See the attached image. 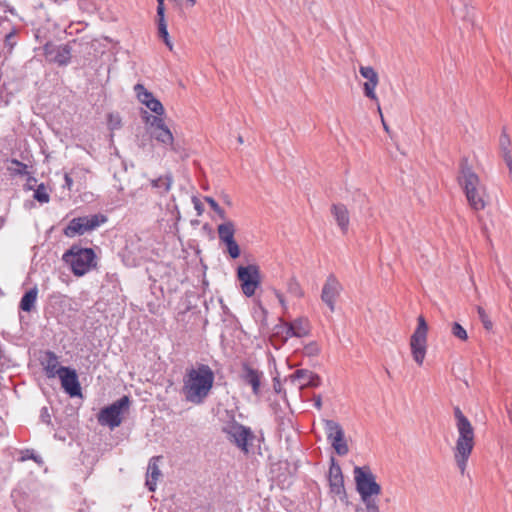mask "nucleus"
<instances>
[{
    "mask_svg": "<svg viewBox=\"0 0 512 512\" xmlns=\"http://www.w3.org/2000/svg\"><path fill=\"white\" fill-rule=\"evenodd\" d=\"M215 380L209 365L198 364L196 368L186 370L183 378V393L187 401L201 404L208 397Z\"/></svg>",
    "mask_w": 512,
    "mask_h": 512,
    "instance_id": "obj_1",
    "label": "nucleus"
},
{
    "mask_svg": "<svg viewBox=\"0 0 512 512\" xmlns=\"http://www.w3.org/2000/svg\"><path fill=\"white\" fill-rule=\"evenodd\" d=\"M453 413L459 434L454 448V458L461 474H464L475 445L474 428L459 406L454 407Z\"/></svg>",
    "mask_w": 512,
    "mask_h": 512,
    "instance_id": "obj_2",
    "label": "nucleus"
},
{
    "mask_svg": "<svg viewBox=\"0 0 512 512\" xmlns=\"http://www.w3.org/2000/svg\"><path fill=\"white\" fill-rule=\"evenodd\" d=\"M457 180L463 189L469 206L475 211L483 210L488 203L485 188L481 185L479 176L473 171L465 157L460 160Z\"/></svg>",
    "mask_w": 512,
    "mask_h": 512,
    "instance_id": "obj_3",
    "label": "nucleus"
},
{
    "mask_svg": "<svg viewBox=\"0 0 512 512\" xmlns=\"http://www.w3.org/2000/svg\"><path fill=\"white\" fill-rule=\"evenodd\" d=\"M62 260L70 266L72 273L81 277L97 266V256L92 248H84L73 244L62 256Z\"/></svg>",
    "mask_w": 512,
    "mask_h": 512,
    "instance_id": "obj_4",
    "label": "nucleus"
},
{
    "mask_svg": "<svg viewBox=\"0 0 512 512\" xmlns=\"http://www.w3.org/2000/svg\"><path fill=\"white\" fill-rule=\"evenodd\" d=\"M76 40L60 43L56 41L45 42L44 46L39 47L45 61L50 65L57 67H67L72 62L73 58V44Z\"/></svg>",
    "mask_w": 512,
    "mask_h": 512,
    "instance_id": "obj_5",
    "label": "nucleus"
},
{
    "mask_svg": "<svg viewBox=\"0 0 512 512\" xmlns=\"http://www.w3.org/2000/svg\"><path fill=\"white\" fill-rule=\"evenodd\" d=\"M130 398L127 395L122 396L112 404L103 407L98 414V422L101 425L108 426L111 430L119 427L123 420V415L129 410Z\"/></svg>",
    "mask_w": 512,
    "mask_h": 512,
    "instance_id": "obj_6",
    "label": "nucleus"
},
{
    "mask_svg": "<svg viewBox=\"0 0 512 512\" xmlns=\"http://www.w3.org/2000/svg\"><path fill=\"white\" fill-rule=\"evenodd\" d=\"M223 432L228 436L229 441L241 449L242 452L250 453L253 442L256 440V435L250 427L233 421L223 428Z\"/></svg>",
    "mask_w": 512,
    "mask_h": 512,
    "instance_id": "obj_7",
    "label": "nucleus"
},
{
    "mask_svg": "<svg viewBox=\"0 0 512 512\" xmlns=\"http://www.w3.org/2000/svg\"><path fill=\"white\" fill-rule=\"evenodd\" d=\"M356 490L362 500L373 498L381 493V486L376 482L375 475L369 467H355L354 469Z\"/></svg>",
    "mask_w": 512,
    "mask_h": 512,
    "instance_id": "obj_8",
    "label": "nucleus"
},
{
    "mask_svg": "<svg viewBox=\"0 0 512 512\" xmlns=\"http://www.w3.org/2000/svg\"><path fill=\"white\" fill-rule=\"evenodd\" d=\"M428 324L423 315L417 318V327L410 338V348L414 361L422 365L427 350Z\"/></svg>",
    "mask_w": 512,
    "mask_h": 512,
    "instance_id": "obj_9",
    "label": "nucleus"
},
{
    "mask_svg": "<svg viewBox=\"0 0 512 512\" xmlns=\"http://www.w3.org/2000/svg\"><path fill=\"white\" fill-rule=\"evenodd\" d=\"M237 278L243 294L246 297H252L261 284L260 268L256 264L241 265L237 268Z\"/></svg>",
    "mask_w": 512,
    "mask_h": 512,
    "instance_id": "obj_10",
    "label": "nucleus"
},
{
    "mask_svg": "<svg viewBox=\"0 0 512 512\" xmlns=\"http://www.w3.org/2000/svg\"><path fill=\"white\" fill-rule=\"evenodd\" d=\"M324 429L327 440L339 456H344L349 452L345 440L344 430L341 425L334 420H324Z\"/></svg>",
    "mask_w": 512,
    "mask_h": 512,
    "instance_id": "obj_11",
    "label": "nucleus"
},
{
    "mask_svg": "<svg viewBox=\"0 0 512 512\" xmlns=\"http://www.w3.org/2000/svg\"><path fill=\"white\" fill-rule=\"evenodd\" d=\"M58 375L61 387L71 398L82 397V388L77 371L72 367H60Z\"/></svg>",
    "mask_w": 512,
    "mask_h": 512,
    "instance_id": "obj_12",
    "label": "nucleus"
},
{
    "mask_svg": "<svg viewBox=\"0 0 512 512\" xmlns=\"http://www.w3.org/2000/svg\"><path fill=\"white\" fill-rule=\"evenodd\" d=\"M341 291V283L334 274H330L323 285L321 300L329 307L331 312L335 310L336 301Z\"/></svg>",
    "mask_w": 512,
    "mask_h": 512,
    "instance_id": "obj_13",
    "label": "nucleus"
},
{
    "mask_svg": "<svg viewBox=\"0 0 512 512\" xmlns=\"http://www.w3.org/2000/svg\"><path fill=\"white\" fill-rule=\"evenodd\" d=\"M147 121H150L151 137L157 142L167 147L168 144H172L174 139L172 132L165 124L162 117L158 116H147Z\"/></svg>",
    "mask_w": 512,
    "mask_h": 512,
    "instance_id": "obj_14",
    "label": "nucleus"
},
{
    "mask_svg": "<svg viewBox=\"0 0 512 512\" xmlns=\"http://www.w3.org/2000/svg\"><path fill=\"white\" fill-rule=\"evenodd\" d=\"M285 381L294 385L298 382L300 389L316 388L322 383L321 377L308 369H297L294 373L286 377Z\"/></svg>",
    "mask_w": 512,
    "mask_h": 512,
    "instance_id": "obj_15",
    "label": "nucleus"
},
{
    "mask_svg": "<svg viewBox=\"0 0 512 512\" xmlns=\"http://www.w3.org/2000/svg\"><path fill=\"white\" fill-rule=\"evenodd\" d=\"M268 310L262 304L259 298L253 300L252 317L258 325L259 334L266 336L270 332V326L268 323Z\"/></svg>",
    "mask_w": 512,
    "mask_h": 512,
    "instance_id": "obj_16",
    "label": "nucleus"
},
{
    "mask_svg": "<svg viewBox=\"0 0 512 512\" xmlns=\"http://www.w3.org/2000/svg\"><path fill=\"white\" fill-rule=\"evenodd\" d=\"M328 481L331 493L339 496L346 495L342 470L340 465L335 462L334 458L331 459Z\"/></svg>",
    "mask_w": 512,
    "mask_h": 512,
    "instance_id": "obj_17",
    "label": "nucleus"
},
{
    "mask_svg": "<svg viewBox=\"0 0 512 512\" xmlns=\"http://www.w3.org/2000/svg\"><path fill=\"white\" fill-rule=\"evenodd\" d=\"M40 363L47 378H55L61 373L59 357L51 350H47L43 353Z\"/></svg>",
    "mask_w": 512,
    "mask_h": 512,
    "instance_id": "obj_18",
    "label": "nucleus"
},
{
    "mask_svg": "<svg viewBox=\"0 0 512 512\" xmlns=\"http://www.w3.org/2000/svg\"><path fill=\"white\" fill-rule=\"evenodd\" d=\"M262 375L261 371L251 367L249 364L244 363L242 365L241 378L246 384L251 386L254 395L260 394Z\"/></svg>",
    "mask_w": 512,
    "mask_h": 512,
    "instance_id": "obj_19",
    "label": "nucleus"
},
{
    "mask_svg": "<svg viewBox=\"0 0 512 512\" xmlns=\"http://www.w3.org/2000/svg\"><path fill=\"white\" fill-rule=\"evenodd\" d=\"M330 211L341 232L347 234L350 224V216L347 207L342 203L332 204Z\"/></svg>",
    "mask_w": 512,
    "mask_h": 512,
    "instance_id": "obj_20",
    "label": "nucleus"
},
{
    "mask_svg": "<svg viewBox=\"0 0 512 512\" xmlns=\"http://www.w3.org/2000/svg\"><path fill=\"white\" fill-rule=\"evenodd\" d=\"M150 186L156 194L165 196L171 190L173 184V175L170 171L157 178L150 179Z\"/></svg>",
    "mask_w": 512,
    "mask_h": 512,
    "instance_id": "obj_21",
    "label": "nucleus"
},
{
    "mask_svg": "<svg viewBox=\"0 0 512 512\" xmlns=\"http://www.w3.org/2000/svg\"><path fill=\"white\" fill-rule=\"evenodd\" d=\"M279 323L274 325L268 334L271 345L275 349H280L286 343V335H285V320L282 317H279Z\"/></svg>",
    "mask_w": 512,
    "mask_h": 512,
    "instance_id": "obj_22",
    "label": "nucleus"
},
{
    "mask_svg": "<svg viewBox=\"0 0 512 512\" xmlns=\"http://www.w3.org/2000/svg\"><path fill=\"white\" fill-rule=\"evenodd\" d=\"M162 459V456H153L148 463L146 486L149 491L154 492L156 489L157 481L161 476V471L158 466V462Z\"/></svg>",
    "mask_w": 512,
    "mask_h": 512,
    "instance_id": "obj_23",
    "label": "nucleus"
},
{
    "mask_svg": "<svg viewBox=\"0 0 512 512\" xmlns=\"http://www.w3.org/2000/svg\"><path fill=\"white\" fill-rule=\"evenodd\" d=\"M38 298V288L34 286L27 290L21 297L19 302V317L22 318L20 312L31 313L36 309V302Z\"/></svg>",
    "mask_w": 512,
    "mask_h": 512,
    "instance_id": "obj_24",
    "label": "nucleus"
},
{
    "mask_svg": "<svg viewBox=\"0 0 512 512\" xmlns=\"http://www.w3.org/2000/svg\"><path fill=\"white\" fill-rule=\"evenodd\" d=\"M85 232H88V228L85 225L84 216L71 219L68 225L63 229V234L68 238L83 235Z\"/></svg>",
    "mask_w": 512,
    "mask_h": 512,
    "instance_id": "obj_25",
    "label": "nucleus"
},
{
    "mask_svg": "<svg viewBox=\"0 0 512 512\" xmlns=\"http://www.w3.org/2000/svg\"><path fill=\"white\" fill-rule=\"evenodd\" d=\"M218 237L221 242L227 243L235 240V225L232 221L228 220L218 225L217 227Z\"/></svg>",
    "mask_w": 512,
    "mask_h": 512,
    "instance_id": "obj_26",
    "label": "nucleus"
},
{
    "mask_svg": "<svg viewBox=\"0 0 512 512\" xmlns=\"http://www.w3.org/2000/svg\"><path fill=\"white\" fill-rule=\"evenodd\" d=\"M157 27H158V36L163 40L165 45L171 50L172 42L170 41L167 23L165 20V11L162 13H157Z\"/></svg>",
    "mask_w": 512,
    "mask_h": 512,
    "instance_id": "obj_27",
    "label": "nucleus"
},
{
    "mask_svg": "<svg viewBox=\"0 0 512 512\" xmlns=\"http://www.w3.org/2000/svg\"><path fill=\"white\" fill-rule=\"evenodd\" d=\"M378 83H379V77L367 80L363 84V92L367 98H369L372 101H375L377 103L378 111L381 113V108H380V105L378 102V97L375 93V88L378 85Z\"/></svg>",
    "mask_w": 512,
    "mask_h": 512,
    "instance_id": "obj_28",
    "label": "nucleus"
},
{
    "mask_svg": "<svg viewBox=\"0 0 512 512\" xmlns=\"http://www.w3.org/2000/svg\"><path fill=\"white\" fill-rule=\"evenodd\" d=\"M291 324L295 328V331L299 335V338L308 336L311 332V326L308 318L306 317H298L291 321Z\"/></svg>",
    "mask_w": 512,
    "mask_h": 512,
    "instance_id": "obj_29",
    "label": "nucleus"
},
{
    "mask_svg": "<svg viewBox=\"0 0 512 512\" xmlns=\"http://www.w3.org/2000/svg\"><path fill=\"white\" fill-rule=\"evenodd\" d=\"M286 290L293 297L302 298L304 296V290L294 275L287 280Z\"/></svg>",
    "mask_w": 512,
    "mask_h": 512,
    "instance_id": "obj_30",
    "label": "nucleus"
},
{
    "mask_svg": "<svg viewBox=\"0 0 512 512\" xmlns=\"http://www.w3.org/2000/svg\"><path fill=\"white\" fill-rule=\"evenodd\" d=\"M85 217V225L88 228V231H93L101 224H104L107 221V217L101 213L84 216Z\"/></svg>",
    "mask_w": 512,
    "mask_h": 512,
    "instance_id": "obj_31",
    "label": "nucleus"
},
{
    "mask_svg": "<svg viewBox=\"0 0 512 512\" xmlns=\"http://www.w3.org/2000/svg\"><path fill=\"white\" fill-rule=\"evenodd\" d=\"M34 194L33 198L39 202L40 204H45L50 201V195L47 191V187L44 183H40L39 185H36V188L33 189Z\"/></svg>",
    "mask_w": 512,
    "mask_h": 512,
    "instance_id": "obj_32",
    "label": "nucleus"
},
{
    "mask_svg": "<svg viewBox=\"0 0 512 512\" xmlns=\"http://www.w3.org/2000/svg\"><path fill=\"white\" fill-rule=\"evenodd\" d=\"M134 91L138 100L145 106L148 104V100L155 98L152 92L148 91L144 85L137 83L134 86Z\"/></svg>",
    "mask_w": 512,
    "mask_h": 512,
    "instance_id": "obj_33",
    "label": "nucleus"
},
{
    "mask_svg": "<svg viewBox=\"0 0 512 512\" xmlns=\"http://www.w3.org/2000/svg\"><path fill=\"white\" fill-rule=\"evenodd\" d=\"M21 462L27 460H33L37 464L43 463L42 458L33 449H25L20 451V457L18 459Z\"/></svg>",
    "mask_w": 512,
    "mask_h": 512,
    "instance_id": "obj_34",
    "label": "nucleus"
},
{
    "mask_svg": "<svg viewBox=\"0 0 512 512\" xmlns=\"http://www.w3.org/2000/svg\"><path fill=\"white\" fill-rule=\"evenodd\" d=\"M146 107L150 111L155 113L156 114L155 116H158V117H161L165 113L163 104L157 98L148 100V104L146 105Z\"/></svg>",
    "mask_w": 512,
    "mask_h": 512,
    "instance_id": "obj_35",
    "label": "nucleus"
},
{
    "mask_svg": "<svg viewBox=\"0 0 512 512\" xmlns=\"http://www.w3.org/2000/svg\"><path fill=\"white\" fill-rule=\"evenodd\" d=\"M499 146H500L501 155H505V153H511V149H510L511 140H510V137L508 136V134L506 133L505 128L502 130V133L500 135Z\"/></svg>",
    "mask_w": 512,
    "mask_h": 512,
    "instance_id": "obj_36",
    "label": "nucleus"
},
{
    "mask_svg": "<svg viewBox=\"0 0 512 512\" xmlns=\"http://www.w3.org/2000/svg\"><path fill=\"white\" fill-rule=\"evenodd\" d=\"M451 333L454 337L460 339L461 341H466L468 339L467 331L458 322L452 323Z\"/></svg>",
    "mask_w": 512,
    "mask_h": 512,
    "instance_id": "obj_37",
    "label": "nucleus"
},
{
    "mask_svg": "<svg viewBox=\"0 0 512 512\" xmlns=\"http://www.w3.org/2000/svg\"><path fill=\"white\" fill-rule=\"evenodd\" d=\"M16 36L17 30L13 28L4 38V48H6L9 53L12 52L13 48L17 44Z\"/></svg>",
    "mask_w": 512,
    "mask_h": 512,
    "instance_id": "obj_38",
    "label": "nucleus"
},
{
    "mask_svg": "<svg viewBox=\"0 0 512 512\" xmlns=\"http://www.w3.org/2000/svg\"><path fill=\"white\" fill-rule=\"evenodd\" d=\"M205 201L208 203L210 208L219 216L220 219L226 220L227 216L225 210L220 207V205L214 198L205 197Z\"/></svg>",
    "mask_w": 512,
    "mask_h": 512,
    "instance_id": "obj_39",
    "label": "nucleus"
},
{
    "mask_svg": "<svg viewBox=\"0 0 512 512\" xmlns=\"http://www.w3.org/2000/svg\"><path fill=\"white\" fill-rule=\"evenodd\" d=\"M477 313H478L479 319L482 322L485 330L491 331L493 329V322L490 320V318H489L488 314L486 313V311L484 310V308L481 306H478Z\"/></svg>",
    "mask_w": 512,
    "mask_h": 512,
    "instance_id": "obj_40",
    "label": "nucleus"
},
{
    "mask_svg": "<svg viewBox=\"0 0 512 512\" xmlns=\"http://www.w3.org/2000/svg\"><path fill=\"white\" fill-rule=\"evenodd\" d=\"M224 244L226 246V251H227L228 255L232 259H237L240 257L241 250H240V247H239L238 243L236 242V240H233V241H230V242H227Z\"/></svg>",
    "mask_w": 512,
    "mask_h": 512,
    "instance_id": "obj_41",
    "label": "nucleus"
},
{
    "mask_svg": "<svg viewBox=\"0 0 512 512\" xmlns=\"http://www.w3.org/2000/svg\"><path fill=\"white\" fill-rule=\"evenodd\" d=\"M50 410L51 408L47 407V406H44L40 409V414H39V420L41 423L47 425V426H51L52 428H54V425L52 423V415L50 413Z\"/></svg>",
    "mask_w": 512,
    "mask_h": 512,
    "instance_id": "obj_42",
    "label": "nucleus"
},
{
    "mask_svg": "<svg viewBox=\"0 0 512 512\" xmlns=\"http://www.w3.org/2000/svg\"><path fill=\"white\" fill-rule=\"evenodd\" d=\"M303 353L309 357L317 356L320 353V347L317 342L312 341L304 346Z\"/></svg>",
    "mask_w": 512,
    "mask_h": 512,
    "instance_id": "obj_43",
    "label": "nucleus"
},
{
    "mask_svg": "<svg viewBox=\"0 0 512 512\" xmlns=\"http://www.w3.org/2000/svg\"><path fill=\"white\" fill-rule=\"evenodd\" d=\"M359 72L361 76L367 80L378 77V73L371 66H360Z\"/></svg>",
    "mask_w": 512,
    "mask_h": 512,
    "instance_id": "obj_44",
    "label": "nucleus"
},
{
    "mask_svg": "<svg viewBox=\"0 0 512 512\" xmlns=\"http://www.w3.org/2000/svg\"><path fill=\"white\" fill-rule=\"evenodd\" d=\"M35 39L41 44V46L45 45V42H52L53 40L48 37L47 30L44 28H39L35 31Z\"/></svg>",
    "mask_w": 512,
    "mask_h": 512,
    "instance_id": "obj_45",
    "label": "nucleus"
},
{
    "mask_svg": "<svg viewBox=\"0 0 512 512\" xmlns=\"http://www.w3.org/2000/svg\"><path fill=\"white\" fill-rule=\"evenodd\" d=\"M273 292H274V295L276 296V298L278 299L279 304L282 307L283 313H286L288 310V306H287V302L285 300L284 294L278 289H273Z\"/></svg>",
    "mask_w": 512,
    "mask_h": 512,
    "instance_id": "obj_46",
    "label": "nucleus"
},
{
    "mask_svg": "<svg viewBox=\"0 0 512 512\" xmlns=\"http://www.w3.org/2000/svg\"><path fill=\"white\" fill-rule=\"evenodd\" d=\"M366 506L367 512H380L379 507L374 498L362 500Z\"/></svg>",
    "mask_w": 512,
    "mask_h": 512,
    "instance_id": "obj_47",
    "label": "nucleus"
},
{
    "mask_svg": "<svg viewBox=\"0 0 512 512\" xmlns=\"http://www.w3.org/2000/svg\"><path fill=\"white\" fill-rule=\"evenodd\" d=\"M285 335H286V341L290 337H297V338H299V335L295 331V328L293 327L291 322H285Z\"/></svg>",
    "mask_w": 512,
    "mask_h": 512,
    "instance_id": "obj_48",
    "label": "nucleus"
},
{
    "mask_svg": "<svg viewBox=\"0 0 512 512\" xmlns=\"http://www.w3.org/2000/svg\"><path fill=\"white\" fill-rule=\"evenodd\" d=\"M13 163L19 167L17 170L18 174H20V175L28 174V166L25 163L20 162L18 160H13Z\"/></svg>",
    "mask_w": 512,
    "mask_h": 512,
    "instance_id": "obj_49",
    "label": "nucleus"
},
{
    "mask_svg": "<svg viewBox=\"0 0 512 512\" xmlns=\"http://www.w3.org/2000/svg\"><path fill=\"white\" fill-rule=\"evenodd\" d=\"M37 185V179L33 176H28L26 184L24 185L26 190H33Z\"/></svg>",
    "mask_w": 512,
    "mask_h": 512,
    "instance_id": "obj_50",
    "label": "nucleus"
},
{
    "mask_svg": "<svg viewBox=\"0 0 512 512\" xmlns=\"http://www.w3.org/2000/svg\"><path fill=\"white\" fill-rule=\"evenodd\" d=\"M354 201H359L360 203H364L367 199L366 194L362 193L359 189H357L354 193L353 197Z\"/></svg>",
    "mask_w": 512,
    "mask_h": 512,
    "instance_id": "obj_51",
    "label": "nucleus"
},
{
    "mask_svg": "<svg viewBox=\"0 0 512 512\" xmlns=\"http://www.w3.org/2000/svg\"><path fill=\"white\" fill-rule=\"evenodd\" d=\"M502 158L509 169V172L512 173V153H505L502 155Z\"/></svg>",
    "mask_w": 512,
    "mask_h": 512,
    "instance_id": "obj_52",
    "label": "nucleus"
},
{
    "mask_svg": "<svg viewBox=\"0 0 512 512\" xmlns=\"http://www.w3.org/2000/svg\"><path fill=\"white\" fill-rule=\"evenodd\" d=\"M64 181H65V184L63 185V187L67 188L68 190H71L72 186H73V179L71 177V173H65Z\"/></svg>",
    "mask_w": 512,
    "mask_h": 512,
    "instance_id": "obj_53",
    "label": "nucleus"
},
{
    "mask_svg": "<svg viewBox=\"0 0 512 512\" xmlns=\"http://www.w3.org/2000/svg\"><path fill=\"white\" fill-rule=\"evenodd\" d=\"M167 147H169L170 150H172L173 152L178 153V154H180L183 150L182 146L179 143H176L174 141V139L172 140V144H168Z\"/></svg>",
    "mask_w": 512,
    "mask_h": 512,
    "instance_id": "obj_54",
    "label": "nucleus"
},
{
    "mask_svg": "<svg viewBox=\"0 0 512 512\" xmlns=\"http://www.w3.org/2000/svg\"><path fill=\"white\" fill-rule=\"evenodd\" d=\"M314 406L316 409L320 410L322 408V397L320 394H315L313 396Z\"/></svg>",
    "mask_w": 512,
    "mask_h": 512,
    "instance_id": "obj_55",
    "label": "nucleus"
},
{
    "mask_svg": "<svg viewBox=\"0 0 512 512\" xmlns=\"http://www.w3.org/2000/svg\"><path fill=\"white\" fill-rule=\"evenodd\" d=\"M273 388H274V391H275L276 393H278V394H279V393H281V391H282V385H281V382H280V380H279L277 377H275V378L273 379Z\"/></svg>",
    "mask_w": 512,
    "mask_h": 512,
    "instance_id": "obj_56",
    "label": "nucleus"
},
{
    "mask_svg": "<svg viewBox=\"0 0 512 512\" xmlns=\"http://www.w3.org/2000/svg\"><path fill=\"white\" fill-rule=\"evenodd\" d=\"M157 1V13H162V11H165V0H156Z\"/></svg>",
    "mask_w": 512,
    "mask_h": 512,
    "instance_id": "obj_57",
    "label": "nucleus"
},
{
    "mask_svg": "<svg viewBox=\"0 0 512 512\" xmlns=\"http://www.w3.org/2000/svg\"><path fill=\"white\" fill-rule=\"evenodd\" d=\"M194 204H195V209L198 212V215H200L203 212V207H202L201 202L195 198Z\"/></svg>",
    "mask_w": 512,
    "mask_h": 512,
    "instance_id": "obj_58",
    "label": "nucleus"
},
{
    "mask_svg": "<svg viewBox=\"0 0 512 512\" xmlns=\"http://www.w3.org/2000/svg\"><path fill=\"white\" fill-rule=\"evenodd\" d=\"M5 483H6V476L4 475V472H3L2 468L0 467V490L2 489V487L4 486Z\"/></svg>",
    "mask_w": 512,
    "mask_h": 512,
    "instance_id": "obj_59",
    "label": "nucleus"
},
{
    "mask_svg": "<svg viewBox=\"0 0 512 512\" xmlns=\"http://www.w3.org/2000/svg\"><path fill=\"white\" fill-rule=\"evenodd\" d=\"M186 4L190 7H193L196 4V0H186Z\"/></svg>",
    "mask_w": 512,
    "mask_h": 512,
    "instance_id": "obj_60",
    "label": "nucleus"
},
{
    "mask_svg": "<svg viewBox=\"0 0 512 512\" xmlns=\"http://www.w3.org/2000/svg\"><path fill=\"white\" fill-rule=\"evenodd\" d=\"M381 119H382V123H383V127H384L385 131L389 133V127H388V125L386 124V122L384 121V119H383V116H382V115H381Z\"/></svg>",
    "mask_w": 512,
    "mask_h": 512,
    "instance_id": "obj_61",
    "label": "nucleus"
},
{
    "mask_svg": "<svg viewBox=\"0 0 512 512\" xmlns=\"http://www.w3.org/2000/svg\"><path fill=\"white\" fill-rule=\"evenodd\" d=\"M386 373H387L388 377H391L390 371L388 369H386Z\"/></svg>",
    "mask_w": 512,
    "mask_h": 512,
    "instance_id": "obj_62",
    "label": "nucleus"
},
{
    "mask_svg": "<svg viewBox=\"0 0 512 512\" xmlns=\"http://www.w3.org/2000/svg\"><path fill=\"white\" fill-rule=\"evenodd\" d=\"M238 141H239L240 143H242V142H243V139H242V137H241V136H239Z\"/></svg>",
    "mask_w": 512,
    "mask_h": 512,
    "instance_id": "obj_63",
    "label": "nucleus"
},
{
    "mask_svg": "<svg viewBox=\"0 0 512 512\" xmlns=\"http://www.w3.org/2000/svg\"><path fill=\"white\" fill-rule=\"evenodd\" d=\"M117 124H118V126H120V120L117 122H114V125H117Z\"/></svg>",
    "mask_w": 512,
    "mask_h": 512,
    "instance_id": "obj_64",
    "label": "nucleus"
}]
</instances>
